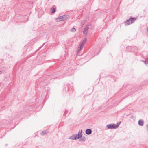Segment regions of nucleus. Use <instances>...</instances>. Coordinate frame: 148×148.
Returning a JSON list of instances; mask_svg holds the SVG:
<instances>
[{
  "instance_id": "obj_20",
  "label": "nucleus",
  "mask_w": 148,
  "mask_h": 148,
  "mask_svg": "<svg viewBox=\"0 0 148 148\" xmlns=\"http://www.w3.org/2000/svg\"><path fill=\"white\" fill-rule=\"evenodd\" d=\"M146 29H147V31H148V27H147L146 28Z\"/></svg>"
},
{
  "instance_id": "obj_18",
  "label": "nucleus",
  "mask_w": 148,
  "mask_h": 148,
  "mask_svg": "<svg viewBox=\"0 0 148 148\" xmlns=\"http://www.w3.org/2000/svg\"><path fill=\"white\" fill-rule=\"evenodd\" d=\"M146 60L147 61V63H148V58H146Z\"/></svg>"
},
{
  "instance_id": "obj_15",
  "label": "nucleus",
  "mask_w": 148,
  "mask_h": 148,
  "mask_svg": "<svg viewBox=\"0 0 148 148\" xmlns=\"http://www.w3.org/2000/svg\"><path fill=\"white\" fill-rule=\"evenodd\" d=\"M142 61L144 62L145 64H147V61L146 60H145V61L142 60Z\"/></svg>"
},
{
  "instance_id": "obj_9",
  "label": "nucleus",
  "mask_w": 148,
  "mask_h": 148,
  "mask_svg": "<svg viewBox=\"0 0 148 148\" xmlns=\"http://www.w3.org/2000/svg\"><path fill=\"white\" fill-rule=\"evenodd\" d=\"M56 8L54 7H52L51 8V12L52 13H54L56 11Z\"/></svg>"
},
{
  "instance_id": "obj_13",
  "label": "nucleus",
  "mask_w": 148,
  "mask_h": 148,
  "mask_svg": "<svg viewBox=\"0 0 148 148\" xmlns=\"http://www.w3.org/2000/svg\"><path fill=\"white\" fill-rule=\"evenodd\" d=\"M84 45V44L81 43L80 45V46L81 48H83V47Z\"/></svg>"
},
{
  "instance_id": "obj_21",
  "label": "nucleus",
  "mask_w": 148,
  "mask_h": 148,
  "mask_svg": "<svg viewBox=\"0 0 148 148\" xmlns=\"http://www.w3.org/2000/svg\"><path fill=\"white\" fill-rule=\"evenodd\" d=\"M1 73V72L0 71V73Z\"/></svg>"
},
{
  "instance_id": "obj_10",
  "label": "nucleus",
  "mask_w": 148,
  "mask_h": 148,
  "mask_svg": "<svg viewBox=\"0 0 148 148\" xmlns=\"http://www.w3.org/2000/svg\"><path fill=\"white\" fill-rule=\"evenodd\" d=\"M87 40V39L86 38H85L84 40L82 41V43L84 44L86 43Z\"/></svg>"
},
{
  "instance_id": "obj_11",
  "label": "nucleus",
  "mask_w": 148,
  "mask_h": 148,
  "mask_svg": "<svg viewBox=\"0 0 148 148\" xmlns=\"http://www.w3.org/2000/svg\"><path fill=\"white\" fill-rule=\"evenodd\" d=\"M76 31V29L74 27L72 28L71 29V31L72 32H75Z\"/></svg>"
},
{
  "instance_id": "obj_2",
  "label": "nucleus",
  "mask_w": 148,
  "mask_h": 148,
  "mask_svg": "<svg viewBox=\"0 0 148 148\" xmlns=\"http://www.w3.org/2000/svg\"><path fill=\"white\" fill-rule=\"evenodd\" d=\"M136 18H135L133 17L130 18L129 19L126 21L125 24V25H128L134 23Z\"/></svg>"
},
{
  "instance_id": "obj_19",
  "label": "nucleus",
  "mask_w": 148,
  "mask_h": 148,
  "mask_svg": "<svg viewBox=\"0 0 148 148\" xmlns=\"http://www.w3.org/2000/svg\"><path fill=\"white\" fill-rule=\"evenodd\" d=\"M146 127L148 128V124L146 125Z\"/></svg>"
},
{
  "instance_id": "obj_5",
  "label": "nucleus",
  "mask_w": 148,
  "mask_h": 148,
  "mask_svg": "<svg viewBox=\"0 0 148 148\" xmlns=\"http://www.w3.org/2000/svg\"><path fill=\"white\" fill-rule=\"evenodd\" d=\"M64 16H61L59 17L58 18L56 19V22H58L64 20Z\"/></svg>"
},
{
  "instance_id": "obj_12",
  "label": "nucleus",
  "mask_w": 148,
  "mask_h": 148,
  "mask_svg": "<svg viewBox=\"0 0 148 148\" xmlns=\"http://www.w3.org/2000/svg\"><path fill=\"white\" fill-rule=\"evenodd\" d=\"M82 48H81L80 47H79L78 48V49H77V53H79L80 51L82 50Z\"/></svg>"
},
{
  "instance_id": "obj_1",
  "label": "nucleus",
  "mask_w": 148,
  "mask_h": 148,
  "mask_svg": "<svg viewBox=\"0 0 148 148\" xmlns=\"http://www.w3.org/2000/svg\"><path fill=\"white\" fill-rule=\"evenodd\" d=\"M82 131L81 130V132L79 131L77 134L73 135L71 136L69 138L72 140H76L79 139L82 136Z\"/></svg>"
},
{
  "instance_id": "obj_14",
  "label": "nucleus",
  "mask_w": 148,
  "mask_h": 148,
  "mask_svg": "<svg viewBox=\"0 0 148 148\" xmlns=\"http://www.w3.org/2000/svg\"><path fill=\"white\" fill-rule=\"evenodd\" d=\"M120 123H121V122H120L119 123H117L116 125L115 124V127H116V128L118 127L119 126Z\"/></svg>"
},
{
  "instance_id": "obj_16",
  "label": "nucleus",
  "mask_w": 148,
  "mask_h": 148,
  "mask_svg": "<svg viewBox=\"0 0 148 148\" xmlns=\"http://www.w3.org/2000/svg\"><path fill=\"white\" fill-rule=\"evenodd\" d=\"M68 16H66L65 15V20L67 19L68 18Z\"/></svg>"
},
{
  "instance_id": "obj_7",
  "label": "nucleus",
  "mask_w": 148,
  "mask_h": 148,
  "mask_svg": "<svg viewBox=\"0 0 148 148\" xmlns=\"http://www.w3.org/2000/svg\"><path fill=\"white\" fill-rule=\"evenodd\" d=\"M85 132L86 134L90 135L92 133V130L90 129H87L86 130Z\"/></svg>"
},
{
  "instance_id": "obj_3",
  "label": "nucleus",
  "mask_w": 148,
  "mask_h": 148,
  "mask_svg": "<svg viewBox=\"0 0 148 148\" xmlns=\"http://www.w3.org/2000/svg\"><path fill=\"white\" fill-rule=\"evenodd\" d=\"M106 127L108 129H115L116 128L115 124H110L106 125Z\"/></svg>"
},
{
  "instance_id": "obj_6",
  "label": "nucleus",
  "mask_w": 148,
  "mask_h": 148,
  "mask_svg": "<svg viewBox=\"0 0 148 148\" xmlns=\"http://www.w3.org/2000/svg\"><path fill=\"white\" fill-rule=\"evenodd\" d=\"M144 124V121L143 120L140 119L138 121V124L139 125L142 126Z\"/></svg>"
},
{
  "instance_id": "obj_4",
  "label": "nucleus",
  "mask_w": 148,
  "mask_h": 148,
  "mask_svg": "<svg viewBox=\"0 0 148 148\" xmlns=\"http://www.w3.org/2000/svg\"><path fill=\"white\" fill-rule=\"evenodd\" d=\"M88 29L89 27L88 26H86L85 27L83 32L84 35L85 36H86L87 34Z\"/></svg>"
},
{
  "instance_id": "obj_8",
  "label": "nucleus",
  "mask_w": 148,
  "mask_h": 148,
  "mask_svg": "<svg viewBox=\"0 0 148 148\" xmlns=\"http://www.w3.org/2000/svg\"><path fill=\"white\" fill-rule=\"evenodd\" d=\"M79 139V140L81 141H85L86 140V138L85 137H82V136Z\"/></svg>"
},
{
  "instance_id": "obj_17",
  "label": "nucleus",
  "mask_w": 148,
  "mask_h": 148,
  "mask_svg": "<svg viewBox=\"0 0 148 148\" xmlns=\"http://www.w3.org/2000/svg\"><path fill=\"white\" fill-rule=\"evenodd\" d=\"M85 23V22L84 21L83 22H82V25H84Z\"/></svg>"
}]
</instances>
